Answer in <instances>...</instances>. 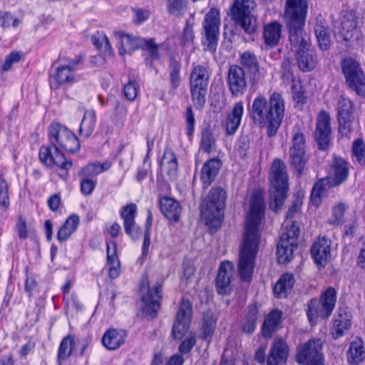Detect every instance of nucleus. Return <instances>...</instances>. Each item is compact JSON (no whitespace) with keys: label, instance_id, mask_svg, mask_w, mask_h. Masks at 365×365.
Listing matches in <instances>:
<instances>
[{"label":"nucleus","instance_id":"f257e3e1","mask_svg":"<svg viewBox=\"0 0 365 365\" xmlns=\"http://www.w3.org/2000/svg\"><path fill=\"white\" fill-rule=\"evenodd\" d=\"M246 200V225L237 264L238 274L243 281L250 280L254 272L260 242L259 225L264 213L263 193L260 190L249 194Z\"/></svg>","mask_w":365,"mask_h":365},{"label":"nucleus","instance_id":"f03ea898","mask_svg":"<svg viewBox=\"0 0 365 365\" xmlns=\"http://www.w3.org/2000/svg\"><path fill=\"white\" fill-rule=\"evenodd\" d=\"M49 140L52 146L41 147L39 150L40 160L48 167L67 171L72 167V163L65 159L60 149L68 153L78 151L80 143L77 137L66 127L53 123L49 128Z\"/></svg>","mask_w":365,"mask_h":365},{"label":"nucleus","instance_id":"7ed1b4c3","mask_svg":"<svg viewBox=\"0 0 365 365\" xmlns=\"http://www.w3.org/2000/svg\"><path fill=\"white\" fill-rule=\"evenodd\" d=\"M285 103L282 95L273 93L267 102L263 96L256 97L252 106V116L255 124L267 128L269 137L274 136L284 116Z\"/></svg>","mask_w":365,"mask_h":365},{"label":"nucleus","instance_id":"20e7f679","mask_svg":"<svg viewBox=\"0 0 365 365\" xmlns=\"http://www.w3.org/2000/svg\"><path fill=\"white\" fill-rule=\"evenodd\" d=\"M349 169L346 162L341 158L334 157L330 165L326 178L319 180L314 185L310 200L318 206L321 202L322 197L325 194L327 185L335 186L344 182L348 176Z\"/></svg>","mask_w":365,"mask_h":365},{"label":"nucleus","instance_id":"39448f33","mask_svg":"<svg viewBox=\"0 0 365 365\" xmlns=\"http://www.w3.org/2000/svg\"><path fill=\"white\" fill-rule=\"evenodd\" d=\"M270 209L279 210L287 197L288 190V175L284 163L275 159L270 167Z\"/></svg>","mask_w":365,"mask_h":365},{"label":"nucleus","instance_id":"423d86ee","mask_svg":"<svg viewBox=\"0 0 365 365\" xmlns=\"http://www.w3.org/2000/svg\"><path fill=\"white\" fill-rule=\"evenodd\" d=\"M226 192L221 187H213L202 202L201 218L213 228L219 227L223 218Z\"/></svg>","mask_w":365,"mask_h":365},{"label":"nucleus","instance_id":"0eeeda50","mask_svg":"<svg viewBox=\"0 0 365 365\" xmlns=\"http://www.w3.org/2000/svg\"><path fill=\"white\" fill-rule=\"evenodd\" d=\"M289 41L299 69L302 71H312L317 64V59L311 46L309 36L307 34H294L289 36Z\"/></svg>","mask_w":365,"mask_h":365},{"label":"nucleus","instance_id":"6e6552de","mask_svg":"<svg viewBox=\"0 0 365 365\" xmlns=\"http://www.w3.org/2000/svg\"><path fill=\"white\" fill-rule=\"evenodd\" d=\"M308 11L307 0H286L283 19L289 31V36L306 34L303 30Z\"/></svg>","mask_w":365,"mask_h":365},{"label":"nucleus","instance_id":"1a4fd4ad","mask_svg":"<svg viewBox=\"0 0 365 365\" xmlns=\"http://www.w3.org/2000/svg\"><path fill=\"white\" fill-rule=\"evenodd\" d=\"M336 300V292L333 287H328L320 299H312L308 304L307 317L314 325L318 320L326 319L331 314Z\"/></svg>","mask_w":365,"mask_h":365},{"label":"nucleus","instance_id":"9d476101","mask_svg":"<svg viewBox=\"0 0 365 365\" xmlns=\"http://www.w3.org/2000/svg\"><path fill=\"white\" fill-rule=\"evenodd\" d=\"M113 34L120 44L119 53L120 56L130 53L138 46H141L149 52L153 59L159 57V52L162 49V46L155 44L153 40L137 38L120 31H116Z\"/></svg>","mask_w":365,"mask_h":365},{"label":"nucleus","instance_id":"9b49d317","mask_svg":"<svg viewBox=\"0 0 365 365\" xmlns=\"http://www.w3.org/2000/svg\"><path fill=\"white\" fill-rule=\"evenodd\" d=\"M79 58H63L56 67L55 73L51 76V88L56 89L60 85L72 84L78 81L76 71L78 68Z\"/></svg>","mask_w":365,"mask_h":365},{"label":"nucleus","instance_id":"f8f14e48","mask_svg":"<svg viewBox=\"0 0 365 365\" xmlns=\"http://www.w3.org/2000/svg\"><path fill=\"white\" fill-rule=\"evenodd\" d=\"M255 7L252 0H235L232 7V18L248 34L253 33L256 29L255 20L251 15Z\"/></svg>","mask_w":365,"mask_h":365},{"label":"nucleus","instance_id":"ddd939ff","mask_svg":"<svg viewBox=\"0 0 365 365\" xmlns=\"http://www.w3.org/2000/svg\"><path fill=\"white\" fill-rule=\"evenodd\" d=\"M220 25V11L215 8L210 9L205 14L202 22L205 31L203 44L205 50L211 52L215 51L218 41Z\"/></svg>","mask_w":365,"mask_h":365},{"label":"nucleus","instance_id":"4468645a","mask_svg":"<svg viewBox=\"0 0 365 365\" xmlns=\"http://www.w3.org/2000/svg\"><path fill=\"white\" fill-rule=\"evenodd\" d=\"M343 73L346 83L354 89L357 94L364 95L365 93V75L359 63L354 58H345L341 62Z\"/></svg>","mask_w":365,"mask_h":365},{"label":"nucleus","instance_id":"2eb2a0df","mask_svg":"<svg viewBox=\"0 0 365 365\" xmlns=\"http://www.w3.org/2000/svg\"><path fill=\"white\" fill-rule=\"evenodd\" d=\"M140 290L143 303V311L147 316L153 318L155 316L160 308L161 285H155L153 288L149 287L147 278H143L140 283Z\"/></svg>","mask_w":365,"mask_h":365},{"label":"nucleus","instance_id":"dca6fc26","mask_svg":"<svg viewBox=\"0 0 365 365\" xmlns=\"http://www.w3.org/2000/svg\"><path fill=\"white\" fill-rule=\"evenodd\" d=\"M192 311V304L189 300L183 299L178 308L176 318L173 327V336L176 339H180L187 331Z\"/></svg>","mask_w":365,"mask_h":365},{"label":"nucleus","instance_id":"f3484780","mask_svg":"<svg viewBox=\"0 0 365 365\" xmlns=\"http://www.w3.org/2000/svg\"><path fill=\"white\" fill-rule=\"evenodd\" d=\"M321 349V340H311L298 347L296 356L297 361L302 364L322 362Z\"/></svg>","mask_w":365,"mask_h":365},{"label":"nucleus","instance_id":"a211bd4d","mask_svg":"<svg viewBox=\"0 0 365 365\" xmlns=\"http://www.w3.org/2000/svg\"><path fill=\"white\" fill-rule=\"evenodd\" d=\"M353 109L352 101L344 96H341L338 102V120L339 132L343 135H347L351 131Z\"/></svg>","mask_w":365,"mask_h":365},{"label":"nucleus","instance_id":"6ab92c4d","mask_svg":"<svg viewBox=\"0 0 365 365\" xmlns=\"http://www.w3.org/2000/svg\"><path fill=\"white\" fill-rule=\"evenodd\" d=\"M304 136L302 133H296L292 138V145L290 148L291 162L299 173L303 170L307 158L304 151Z\"/></svg>","mask_w":365,"mask_h":365},{"label":"nucleus","instance_id":"aec40b11","mask_svg":"<svg viewBox=\"0 0 365 365\" xmlns=\"http://www.w3.org/2000/svg\"><path fill=\"white\" fill-rule=\"evenodd\" d=\"M315 138L321 149H326L331 135L330 116L328 113L321 110L317 118Z\"/></svg>","mask_w":365,"mask_h":365},{"label":"nucleus","instance_id":"412c9836","mask_svg":"<svg viewBox=\"0 0 365 365\" xmlns=\"http://www.w3.org/2000/svg\"><path fill=\"white\" fill-rule=\"evenodd\" d=\"M137 210V206L134 203L126 205L120 210V217L123 220L125 232L133 239L138 238L140 234V230L135 220Z\"/></svg>","mask_w":365,"mask_h":365},{"label":"nucleus","instance_id":"4be33fe9","mask_svg":"<svg viewBox=\"0 0 365 365\" xmlns=\"http://www.w3.org/2000/svg\"><path fill=\"white\" fill-rule=\"evenodd\" d=\"M311 255L315 263L324 267L331 259V241L323 237L316 240L311 249Z\"/></svg>","mask_w":365,"mask_h":365},{"label":"nucleus","instance_id":"5701e85b","mask_svg":"<svg viewBox=\"0 0 365 365\" xmlns=\"http://www.w3.org/2000/svg\"><path fill=\"white\" fill-rule=\"evenodd\" d=\"M289 349L282 339H275L270 348L267 365H285L289 356Z\"/></svg>","mask_w":365,"mask_h":365},{"label":"nucleus","instance_id":"b1692460","mask_svg":"<svg viewBox=\"0 0 365 365\" xmlns=\"http://www.w3.org/2000/svg\"><path fill=\"white\" fill-rule=\"evenodd\" d=\"M352 315L350 312L345 309H339L334 316L331 335L334 339L344 336L351 327Z\"/></svg>","mask_w":365,"mask_h":365},{"label":"nucleus","instance_id":"393cba45","mask_svg":"<svg viewBox=\"0 0 365 365\" xmlns=\"http://www.w3.org/2000/svg\"><path fill=\"white\" fill-rule=\"evenodd\" d=\"M228 85L235 96L242 95L246 88L247 83L244 70L236 65L230 66L228 72Z\"/></svg>","mask_w":365,"mask_h":365},{"label":"nucleus","instance_id":"a878e982","mask_svg":"<svg viewBox=\"0 0 365 365\" xmlns=\"http://www.w3.org/2000/svg\"><path fill=\"white\" fill-rule=\"evenodd\" d=\"M234 264L230 262L221 263L216 278V287L220 294H227L230 291L231 277L233 274Z\"/></svg>","mask_w":365,"mask_h":365},{"label":"nucleus","instance_id":"bb28decb","mask_svg":"<svg viewBox=\"0 0 365 365\" xmlns=\"http://www.w3.org/2000/svg\"><path fill=\"white\" fill-rule=\"evenodd\" d=\"M127 336L123 329H110L104 333L102 343L107 349L115 350L125 344Z\"/></svg>","mask_w":365,"mask_h":365},{"label":"nucleus","instance_id":"cd10ccee","mask_svg":"<svg viewBox=\"0 0 365 365\" xmlns=\"http://www.w3.org/2000/svg\"><path fill=\"white\" fill-rule=\"evenodd\" d=\"M162 213L170 221L178 222L180 219L182 207L175 199L169 197H163L159 200Z\"/></svg>","mask_w":365,"mask_h":365},{"label":"nucleus","instance_id":"c85d7f7f","mask_svg":"<svg viewBox=\"0 0 365 365\" xmlns=\"http://www.w3.org/2000/svg\"><path fill=\"white\" fill-rule=\"evenodd\" d=\"M340 33L345 41L357 38V23L353 12H346L341 20Z\"/></svg>","mask_w":365,"mask_h":365},{"label":"nucleus","instance_id":"c756f323","mask_svg":"<svg viewBox=\"0 0 365 365\" xmlns=\"http://www.w3.org/2000/svg\"><path fill=\"white\" fill-rule=\"evenodd\" d=\"M116 243L113 241L107 242V263L106 267L109 277L115 279L120 275V264L116 255Z\"/></svg>","mask_w":365,"mask_h":365},{"label":"nucleus","instance_id":"7c9ffc66","mask_svg":"<svg viewBox=\"0 0 365 365\" xmlns=\"http://www.w3.org/2000/svg\"><path fill=\"white\" fill-rule=\"evenodd\" d=\"M244 113V106L242 102H238L233 106L231 112L228 114L225 128L227 134H234L239 128Z\"/></svg>","mask_w":365,"mask_h":365},{"label":"nucleus","instance_id":"2f4dec72","mask_svg":"<svg viewBox=\"0 0 365 365\" xmlns=\"http://www.w3.org/2000/svg\"><path fill=\"white\" fill-rule=\"evenodd\" d=\"M354 210H349V206L344 202H339L332 207V217L330 222L333 225H342L349 220L354 218Z\"/></svg>","mask_w":365,"mask_h":365},{"label":"nucleus","instance_id":"473e14b6","mask_svg":"<svg viewBox=\"0 0 365 365\" xmlns=\"http://www.w3.org/2000/svg\"><path fill=\"white\" fill-rule=\"evenodd\" d=\"M220 166V161L216 158H212L203 165L200 179L204 187H207L214 180Z\"/></svg>","mask_w":365,"mask_h":365},{"label":"nucleus","instance_id":"72a5a7b5","mask_svg":"<svg viewBox=\"0 0 365 365\" xmlns=\"http://www.w3.org/2000/svg\"><path fill=\"white\" fill-rule=\"evenodd\" d=\"M282 34V26L277 22L274 21L267 24L264 29V39L265 44L272 47L277 44Z\"/></svg>","mask_w":365,"mask_h":365},{"label":"nucleus","instance_id":"f704fd0d","mask_svg":"<svg viewBox=\"0 0 365 365\" xmlns=\"http://www.w3.org/2000/svg\"><path fill=\"white\" fill-rule=\"evenodd\" d=\"M79 225V217L76 215H72L67 218L64 224L59 228L57 233V239L59 242L66 241L76 230Z\"/></svg>","mask_w":365,"mask_h":365},{"label":"nucleus","instance_id":"c9c22d12","mask_svg":"<svg viewBox=\"0 0 365 365\" xmlns=\"http://www.w3.org/2000/svg\"><path fill=\"white\" fill-rule=\"evenodd\" d=\"M112 165L113 163L108 160L102 163L98 161L89 163L81 169L79 171V175H86L90 177L96 176L108 170L111 168Z\"/></svg>","mask_w":365,"mask_h":365},{"label":"nucleus","instance_id":"e433bc0d","mask_svg":"<svg viewBox=\"0 0 365 365\" xmlns=\"http://www.w3.org/2000/svg\"><path fill=\"white\" fill-rule=\"evenodd\" d=\"M294 282L292 274L286 273L282 274L276 282L273 291L276 297L282 298L287 296V292L290 290Z\"/></svg>","mask_w":365,"mask_h":365},{"label":"nucleus","instance_id":"4c0bfd02","mask_svg":"<svg viewBox=\"0 0 365 365\" xmlns=\"http://www.w3.org/2000/svg\"><path fill=\"white\" fill-rule=\"evenodd\" d=\"M297 247V243L290 242L284 240H279L277 245V260L280 264L289 262L293 258L294 250Z\"/></svg>","mask_w":365,"mask_h":365},{"label":"nucleus","instance_id":"58836bf2","mask_svg":"<svg viewBox=\"0 0 365 365\" xmlns=\"http://www.w3.org/2000/svg\"><path fill=\"white\" fill-rule=\"evenodd\" d=\"M365 359V351L362 341H351L347 353V359L351 364H359Z\"/></svg>","mask_w":365,"mask_h":365},{"label":"nucleus","instance_id":"ea45409f","mask_svg":"<svg viewBox=\"0 0 365 365\" xmlns=\"http://www.w3.org/2000/svg\"><path fill=\"white\" fill-rule=\"evenodd\" d=\"M282 312L278 310L272 311L264 319L262 326V334L265 337H271L281 322Z\"/></svg>","mask_w":365,"mask_h":365},{"label":"nucleus","instance_id":"a19ab883","mask_svg":"<svg viewBox=\"0 0 365 365\" xmlns=\"http://www.w3.org/2000/svg\"><path fill=\"white\" fill-rule=\"evenodd\" d=\"M160 168L170 176H174L178 169V161L174 152L170 149H166L160 163Z\"/></svg>","mask_w":365,"mask_h":365},{"label":"nucleus","instance_id":"79ce46f5","mask_svg":"<svg viewBox=\"0 0 365 365\" xmlns=\"http://www.w3.org/2000/svg\"><path fill=\"white\" fill-rule=\"evenodd\" d=\"M209 73L207 69L200 65L195 66L190 74V87H207Z\"/></svg>","mask_w":365,"mask_h":365},{"label":"nucleus","instance_id":"37998d69","mask_svg":"<svg viewBox=\"0 0 365 365\" xmlns=\"http://www.w3.org/2000/svg\"><path fill=\"white\" fill-rule=\"evenodd\" d=\"M283 232L280 240L297 243V239L299 234V227L297 222L286 219L283 225Z\"/></svg>","mask_w":365,"mask_h":365},{"label":"nucleus","instance_id":"c03bdc74","mask_svg":"<svg viewBox=\"0 0 365 365\" xmlns=\"http://www.w3.org/2000/svg\"><path fill=\"white\" fill-rule=\"evenodd\" d=\"M74 346V336L71 334L67 335L61 340L58 350V360L60 364L71 355Z\"/></svg>","mask_w":365,"mask_h":365},{"label":"nucleus","instance_id":"a18cd8bd","mask_svg":"<svg viewBox=\"0 0 365 365\" xmlns=\"http://www.w3.org/2000/svg\"><path fill=\"white\" fill-rule=\"evenodd\" d=\"M96 122L95 112L91 110L86 111L80 125V133L86 137L89 136L95 128Z\"/></svg>","mask_w":365,"mask_h":365},{"label":"nucleus","instance_id":"49530a36","mask_svg":"<svg viewBox=\"0 0 365 365\" xmlns=\"http://www.w3.org/2000/svg\"><path fill=\"white\" fill-rule=\"evenodd\" d=\"M316 37L318 40L319 46L322 50H327L331 44V34L327 27L317 24L314 28Z\"/></svg>","mask_w":365,"mask_h":365},{"label":"nucleus","instance_id":"de8ad7c7","mask_svg":"<svg viewBox=\"0 0 365 365\" xmlns=\"http://www.w3.org/2000/svg\"><path fill=\"white\" fill-rule=\"evenodd\" d=\"M93 44L106 56H111L113 54V48L110 41L103 33H97L93 37Z\"/></svg>","mask_w":365,"mask_h":365},{"label":"nucleus","instance_id":"09e8293b","mask_svg":"<svg viewBox=\"0 0 365 365\" xmlns=\"http://www.w3.org/2000/svg\"><path fill=\"white\" fill-rule=\"evenodd\" d=\"M215 148V139L212 133L208 130H205L202 133L201 143H200V150L204 153H210Z\"/></svg>","mask_w":365,"mask_h":365},{"label":"nucleus","instance_id":"8fccbe9b","mask_svg":"<svg viewBox=\"0 0 365 365\" xmlns=\"http://www.w3.org/2000/svg\"><path fill=\"white\" fill-rule=\"evenodd\" d=\"M292 91L293 99L297 104H304L306 103L307 97L300 80L293 81Z\"/></svg>","mask_w":365,"mask_h":365},{"label":"nucleus","instance_id":"3c124183","mask_svg":"<svg viewBox=\"0 0 365 365\" xmlns=\"http://www.w3.org/2000/svg\"><path fill=\"white\" fill-rule=\"evenodd\" d=\"M207 87H190L191 96L195 105L201 108L205 103Z\"/></svg>","mask_w":365,"mask_h":365},{"label":"nucleus","instance_id":"603ef678","mask_svg":"<svg viewBox=\"0 0 365 365\" xmlns=\"http://www.w3.org/2000/svg\"><path fill=\"white\" fill-rule=\"evenodd\" d=\"M81 176L82 177L80 183L81 192L84 195H90L96 187L97 180L90 176Z\"/></svg>","mask_w":365,"mask_h":365},{"label":"nucleus","instance_id":"864d4df0","mask_svg":"<svg viewBox=\"0 0 365 365\" xmlns=\"http://www.w3.org/2000/svg\"><path fill=\"white\" fill-rule=\"evenodd\" d=\"M352 153L353 156L359 163L361 165L365 164V145L361 140L358 139L354 141Z\"/></svg>","mask_w":365,"mask_h":365},{"label":"nucleus","instance_id":"5fc2aeb1","mask_svg":"<svg viewBox=\"0 0 365 365\" xmlns=\"http://www.w3.org/2000/svg\"><path fill=\"white\" fill-rule=\"evenodd\" d=\"M9 205V185L6 180L0 176V207H6Z\"/></svg>","mask_w":365,"mask_h":365},{"label":"nucleus","instance_id":"6e6d98bb","mask_svg":"<svg viewBox=\"0 0 365 365\" xmlns=\"http://www.w3.org/2000/svg\"><path fill=\"white\" fill-rule=\"evenodd\" d=\"M187 3V0H168L169 13L179 14L186 7Z\"/></svg>","mask_w":365,"mask_h":365},{"label":"nucleus","instance_id":"4d7b16f0","mask_svg":"<svg viewBox=\"0 0 365 365\" xmlns=\"http://www.w3.org/2000/svg\"><path fill=\"white\" fill-rule=\"evenodd\" d=\"M195 344V334L190 332L187 336L182 341L179 346V351L181 354L189 352Z\"/></svg>","mask_w":365,"mask_h":365},{"label":"nucleus","instance_id":"13d9d810","mask_svg":"<svg viewBox=\"0 0 365 365\" xmlns=\"http://www.w3.org/2000/svg\"><path fill=\"white\" fill-rule=\"evenodd\" d=\"M194 38L192 26L187 22L181 36V43L184 46H190L193 43Z\"/></svg>","mask_w":365,"mask_h":365},{"label":"nucleus","instance_id":"bf43d9fd","mask_svg":"<svg viewBox=\"0 0 365 365\" xmlns=\"http://www.w3.org/2000/svg\"><path fill=\"white\" fill-rule=\"evenodd\" d=\"M257 319V312L255 309L251 311L249 318L243 323L242 330L247 334L252 333L256 327L255 322Z\"/></svg>","mask_w":365,"mask_h":365},{"label":"nucleus","instance_id":"052dcab7","mask_svg":"<svg viewBox=\"0 0 365 365\" xmlns=\"http://www.w3.org/2000/svg\"><path fill=\"white\" fill-rule=\"evenodd\" d=\"M241 63L250 69H257V62L254 54L249 51L243 53L241 56Z\"/></svg>","mask_w":365,"mask_h":365},{"label":"nucleus","instance_id":"680f3d73","mask_svg":"<svg viewBox=\"0 0 365 365\" xmlns=\"http://www.w3.org/2000/svg\"><path fill=\"white\" fill-rule=\"evenodd\" d=\"M151 220H152L151 213L149 211L147 222H146V231H145V233L144 235V240H143V247H142L143 255H145L147 254L149 247H150V236L149 229H150V227L151 225Z\"/></svg>","mask_w":365,"mask_h":365},{"label":"nucleus","instance_id":"e2e57ef3","mask_svg":"<svg viewBox=\"0 0 365 365\" xmlns=\"http://www.w3.org/2000/svg\"><path fill=\"white\" fill-rule=\"evenodd\" d=\"M215 319H212V317L209 319L204 318L202 334L205 339H207L212 336L215 327Z\"/></svg>","mask_w":365,"mask_h":365},{"label":"nucleus","instance_id":"0e129e2a","mask_svg":"<svg viewBox=\"0 0 365 365\" xmlns=\"http://www.w3.org/2000/svg\"><path fill=\"white\" fill-rule=\"evenodd\" d=\"M16 232L20 239L25 240L28 237V229L26 221L19 217L16 224Z\"/></svg>","mask_w":365,"mask_h":365},{"label":"nucleus","instance_id":"69168bd1","mask_svg":"<svg viewBox=\"0 0 365 365\" xmlns=\"http://www.w3.org/2000/svg\"><path fill=\"white\" fill-rule=\"evenodd\" d=\"M282 78H283L284 82H289L293 81H297L294 78L293 73L291 70V63L289 61H284L282 63Z\"/></svg>","mask_w":365,"mask_h":365},{"label":"nucleus","instance_id":"338daca9","mask_svg":"<svg viewBox=\"0 0 365 365\" xmlns=\"http://www.w3.org/2000/svg\"><path fill=\"white\" fill-rule=\"evenodd\" d=\"M124 94L129 101L135 99L138 95V87L133 82H129L124 86Z\"/></svg>","mask_w":365,"mask_h":365},{"label":"nucleus","instance_id":"774afa93","mask_svg":"<svg viewBox=\"0 0 365 365\" xmlns=\"http://www.w3.org/2000/svg\"><path fill=\"white\" fill-rule=\"evenodd\" d=\"M21 53L20 52L14 51L11 53L6 58L5 63L3 66V70L6 71L9 70L13 63L19 61L21 58Z\"/></svg>","mask_w":365,"mask_h":365}]
</instances>
